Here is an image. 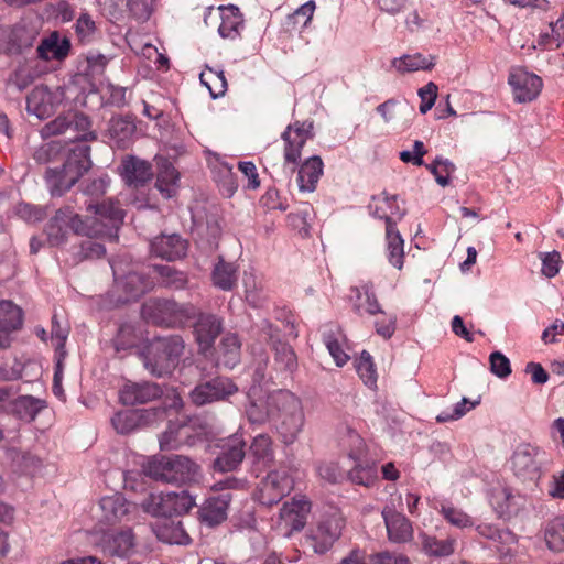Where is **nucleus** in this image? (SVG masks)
<instances>
[{
  "label": "nucleus",
  "instance_id": "obj_1",
  "mask_svg": "<svg viewBox=\"0 0 564 564\" xmlns=\"http://www.w3.org/2000/svg\"><path fill=\"white\" fill-rule=\"evenodd\" d=\"M94 216L83 219L72 207L58 209L46 227V235L52 246H59L67 240L69 231L88 237H101L117 241L118 231L123 221V210L112 200L87 205Z\"/></svg>",
  "mask_w": 564,
  "mask_h": 564
},
{
  "label": "nucleus",
  "instance_id": "obj_2",
  "mask_svg": "<svg viewBox=\"0 0 564 564\" xmlns=\"http://www.w3.org/2000/svg\"><path fill=\"white\" fill-rule=\"evenodd\" d=\"M144 474L166 484L184 485L196 481L200 476V467L184 455H155L143 465Z\"/></svg>",
  "mask_w": 564,
  "mask_h": 564
},
{
  "label": "nucleus",
  "instance_id": "obj_3",
  "mask_svg": "<svg viewBox=\"0 0 564 564\" xmlns=\"http://www.w3.org/2000/svg\"><path fill=\"white\" fill-rule=\"evenodd\" d=\"M90 167L89 147L78 145L61 167L45 171V183L53 196H61L70 189Z\"/></svg>",
  "mask_w": 564,
  "mask_h": 564
},
{
  "label": "nucleus",
  "instance_id": "obj_4",
  "mask_svg": "<svg viewBox=\"0 0 564 564\" xmlns=\"http://www.w3.org/2000/svg\"><path fill=\"white\" fill-rule=\"evenodd\" d=\"M184 348V341L178 335L156 337L142 356L143 366L153 376L169 375L178 365Z\"/></svg>",
  "mask_w": 564,
  "mask_h": 564
},
{
  "label": "nucleus",
  "instance_id": "obj_5",
  "mask_svg": "<svg viewBox=\"0 0 564 564\" xmlns=\"http://www.w3.org/2000/svg\"><path fill=\"white\" fill-rule=\"evenodd\" d=\"M276 405L275 429L284 444H293L303 430L305 415L301 400L288 390H278L273 398Z\"/></svg>",
  "mask_w": 564,
  "mask_h": 564
},
{
  "label": "nucleus",
  "instance_id": "obj_6",
  "mask_svg": "<svg viewBox=\"0 0 564 564\" xmlns=\"http://www.w3.org/2000/svg\"><path fill=\"white\" fill-rule=\"evenodd\" d=\"M143 312L158 325L176 327L195 319L198 308L191 303L180 304L172 300L156 299L148 302Z\"/></svg>",
  "mask_w": 564,
  "mask_h": 564
},
{
  "label": "nucleus",
  "instance_id": "obj_7",
  "mask_svg": "<svg viewBox=\"0 0 564 564\" xmlns=\"http://www.w3.org/2000/svg\"><path fill=\"white\" fill-rule=\"evenodd\" d=\"M195 506L194 498L186 491L152 492L141 502L144 512L153 517H180Z\"/></svg>",
  "mask_w": 564,
  "mask_h": 564
},
{
  "label": "nucleus",
  "instance_id": "obj_8",
  "mask_svg": "<svg viewBox=\"0 0 564 564\" xmlns=\"http://www.w3.org/2000/svg\"><path fill=\"white\" fill-rule=\"evenodd\" d=\"M545 463L546 453L530 443L518 445L510 458L513 474L522 480L539 479Z\"/></svg>",
  "mask_w": 564,
  "mask_h": 564
},
{
  "label": "nucleus",
  "instance_id": "obj_9",
  "mask_svg": "<svg viewBox=\"0 0 564 564\" xmlns=\"http://www.w3.org/2000/svg\"><path fill=\"white\" fill-rule=\"evenodd\" d=\"M293 489V480L285 468L271 470L260 482L257 499L261 505L273 506Z\"/></svg>",
  "mask_w": 564,
  "mask_h": 564
},
{
  "label": "nucleus",
  "instance_id": "obj_10",
  "mask_svg": "<svg viewBox=\"0 0 564 564\" xmlns=\"http://www.w3.org/2000/svg\"><path fill=\"white\" fill-rule=\"evenodd\" d=\"M237 391L238 387L231 379L218 377L196 386L189 397L194 404L203 406L208 403L223 401Z\"/></svg>",
  "mask_w": 564,
  "mask_h": 564
},
{
  "label": "nucleus",
  "instance_id": "obj_11",
  "mask_svg": "<svg viewBox=\"0 0 564 564\" xmlns=\"http://www.w3.org/2000/svg\"><path fill=\"white\" fill-rule=\"evenodd\" d=\"M246 441L238 433L221 440L220 453L214 460V469L220 473L236 470L246 456Z\"/></svg>",
  "mask_w": 564,
  "mask_h": 564
},
{
  "label": "nucleus",
  "instance_id": "obj_12",
  "mask_svg": "<svg viewBox=\"0 0 564 564\" xmlns=\"http://www.w3.org/2000/svg\"><path fill=\"white\" fill-rule=\"evenodd\" d=\"M344 527L345 519L340 513L334 512L324 517L312 535L314 552L317 554L328 552L340 538Z\"/></svg>",
  "mask_w": 564,
  "mask_h": 564
},
{
  "label": "nucleus",
  "instance_id": "obj_13",
  "mask_svg": "<svg viewBox=\"0 0 564 564\" xmlns=\"http://www.w3.org/2000/svg\"><path fill=\"white\" fill-rule=\"evenodd\" d=\"M378 208L373 212V217L386 220V240H387V257L394 268L401 270L403 268L404 260V240L401 237L399 230L395 228L397 220L403 217L401 212H391V215L387 213L380 215Z\"/></svg>",
  "mask_w": 564,
  "mask_h": 564
},
{
  "label": "nucleus",
  "instance_id": "obj_14",
  "mask_svg": "<svg viewBox=\"0 0 564 564\" xmlns=\"http://www.w3.org/2000/svg\"><path fill=\"white\" fill-rule=\"evenodd\" d=\"M312 122H295L286 127L282 133L284 141V161L286 163H296L301 158V151L307 140L313 138Z\"/></svg>",
  "mask_w": 564,
  "mask_h": 564
},
{
  "label": "nucleus",
  "instance_id": "obj_15",
  "mask_svg": "<svg viewBox=\"0 0 564 564\" xmlns=\"http://www.w3.org/2000/svg\"><path fill=\"white\" fill-rule=\"evenodd\" d=\"M311 511V502L305 497H294L291 501L284 502L280 510V525L290 535L294 531H301Z\"/></svg>",
  "mask_w": 564,
  "mask_h": 564
},
{
  "label": "nucleus",
  "instance_id": "obj_16",
  "mask_svg": "<svg viewBox=\"0 0 564 564\" xmlns=\"http://www.w3.org/2000/svg\"><path fill=\"white\" fill-rule=\"evenodd\" d=\"M23 311L12 301H0V349L11 346L14 334L22 328Z\"/></svg>",
  "mask_w": 564,
  "mask_h": 564
},
{
  "label": "nucleus",
  "instance_id": "obj_17",
  "mask_svg": "<svg viewBox=\"0 0 564 564\" xmlns=\"http://www.w3.org/2000/svg\"><path fill=\"white\" fill-rule=\"evenodd\" d=\"M508 82L517 102L532 101L539 96L543 86L541 77L522 68L514 69Z\"/></svg>",
  "mask_w": 564,
  "mask_h": 564
},
{
  "label": "nucleus",
  "instance_id": "obj_18",
  "mask_svg": "<svg viewBox=\"0 0 564 564\" xmlns=\"http://www.w3.org/2000/svg\"><path fill=\"white\" fill-rule=\"evenodd\" d=\"M162 388L154 382H127L120 390V401L126 405L144 404L159 399Z\"/></svg>",
  "mask_w": 564,
  "mask_h": 564
},
{
  "label": "nucleus",
  "instance_id": "obj_19",
  "mask_svg": "<svg viewBox=\"0 0 564 564\" xmlns=\"http://www.w3.org/2000/svg\"><path fill=\"white\" fill-rule=\"evenodd\" d=\"M490 502L498 517L511 518L524 508L525 497L513 492L511 488L498 487L492 490Z\"/></svg>",
  "mask_w": 564,
  "mask_h": 564
},
{
  "label": "nucleus",
  "instance_id": "obj_20",
  "mask_svg": "<svg viewBox=\"0 0 564 564\" xmlns=\"http://www.w3.org/2000/svg\"><path fill=\"white\" fill-rule=\"evenodd\" d=\"M162 451L177 449L183 445H193V427L185 420L171 421L159 437Z\"/></svg>",
  "mask_w": 564,
  "mask_h": 564
},
{
  "label": "nucleus",
  "instance_id": "obj_21",
  "mask_svg": "<svg viewBox=\"0 0 564 564\" xmlns=\"http://www.w3.org/2000/svg\"><path fill=\"white\" fill-rule=\"evenodd\" d=\"M99 546L108 555L127 557L134 550V535L129 529L108 531L102 534Z\"/></svg>",
  "mask_w": 564,
  "mask_h": 564
},
{
  "label": "nucleus",
  "instance_id": "obj_22",
  "mask_svg": "<svg viewBox=\"0 0 564 564\" xmlns=\"http://www.w3.org/2000/svg\"><path fill=\"white\" fill-rule=\"evenodd\" d=\"M388 538L393 543H405L413 538V528L406 517L390 507L382 510Z\"/></svg>",
  "mask_w": 564,
  "mask_h": 564
},
{
  "label": "nucleus",
  "instance_id": "obj_23",
  "mask_svg": "<svg viewBox=\"0 0 564 564\" xmlns=\"http://www.w3.org/2000/svg\"><path fill=\"white\" fill-rule=\"evenodd\" d=\"M192 322L194 334L200 349L207 350L221 332L220 319L216 315L205 314L198 311L196 318Z\"/></svg>",
  "mask_w": 564,
  "mask_h": 564
},
{
  "label": "nucleus",
  "instance_id": "obj_24",
  "mask_svg": "<svg viewBox=\"0 0 564 564\" xmlns=\"http://www.w3.org/2000/svg\"><path fill=\"white\" fill-rule=\"evenodd\" d=\"M186 240L182 239L181 236L176 234L162 235L151 242V252L167 261L181 259L186 254Z\"/></svg>",
  "mask_w": 564,
  "mask_h": 564
},
{
  "label": "nucleus",
  "instance_id": "obj_25",
  "mask_svg": "<svg viewBox=\"0 0 564 564\" xmlns=\"http://www.w3.org/2000/svg\"><path fill=\"white\" fill-rule=\"evenodd\" d=\"M116 276V286L126 294V301L135 300L151 290L153 282L144 274L131 271L126 275L119 278L117 270L113 268Z\"/></svg>",
  "mask_w": 564,
  "mask_h": 564
},
{
  "label": "nucleus",
  "instance_id": "obj_26",
  "mask_svg": "<svg viewBox=\"0 0 564 564\" xmlns=\"http://www.w3.org/2000/svg\"><path fill=\"white\" fill-rule=\"evenodd\" d=\"M121 176L130 186L139 187L152 178L153 171L148 161L129 156L121 163Z\"/></svg>",
  "mask_w": 564,
  "mask_h": 564
},
{
  "label": "nucleus",
  "instance_id": "obj_27",
  "mask_svg": "<svg viewBox=\"0 0 564 564\" xmlns=\"http://www.w3.org/2000/svg\"><path fill=\"white\" fill-rule=\"evenodd\" d=\"M231 500L230 494H223L205 500L199 509V519L209 527H215L227 519V510Z\"/></svg>",
  "mask_w": 564,
  "mask_h": 564
},
{
  "label": "nucleus",
  "instance_id": "obj_28",
  "mask_svg": "<svg viewBox=\"0 0 564 564\" xmlns=\"http://www.w3.org/2000/svg\"><path fill=\"white\" fill-rule=\"evenodd\" d=\"M324 164L318 155H313L304 161L297 171V186L302 193H313L323 175Z\"/></svg>",
  "mask_w": 564,
  "mask_h": 564
},
{
  "label": "nucleus",
  "instance_id": "obj_29",
  "mask_svg": "<svg viewBox=\"0 0 564 564\" xmlns=\"http://www.w3.org/2000/svg\"><path fill=\"white\" fill-rule=\"evenodd\" d=\"M99 508L102 512V521L116 523L127 518L134 506L127 501L122 495L115 494L102 497L99 501Z\"/></svg>",
  "mask_w": 564,
  "mask_h": 564
},
{
  "label": "nucleus",
  "instance_id": "obj_30",
  "mask_svg": "<svg viewBox=\"0 0 564 564\" xmlns=\"http://www.w3.org/2000/svg\"><path fill=\"white\" fill-rule=\"evenodd\" d=\"M55 107L54 96L46 86H36L26 98V110L39 119L48 117Z\"/></svg>",
  "mask_w": 564,
  "mask_h": 564
},
{
  "label": "nucleus",
  "instance_id": "obj_31",
  "mask_svg": "<svg viewBox=\"0 0 564 564\" xmlns=\"http://www.w3.org/2000/svg\"><path fill=\"white\" fill-rule=\"evenodd\" d=\"M69 50V40L57 32H53L41 41L36 51L39 57L44 61H62L68 55Z\"/></svg>",
  "mask_w": 564,
  "mask_h": 564
},
{
  "label": "nucleus",
  "instance_id": "obj_32",
  "mask_svg": "<svg viewBox=\"0 0 564 564\" xmlns=\"http://www.w3.org/2000/svg\"><path fill=\"white\" fill-rule=\"evenodd\" d=\"M275 395L276 391L265 397L252 399L246 409L248 420L253 424H263L269 420H274L278 411L276 405L273 402V398Z\"/></svg>",
  "mask_w": 564,
  "mask_h": 564
},
{
  "label": "nucleus",
  "instance_id": "obj_33",
  "mask_svg": "<svg viewBox=\"0 0 564 564\" xmlns=\"http://www.w3.org/2000/svg\"><path fill=\"white\" fill-rule=\"evenodd\" d=\"M245 289V299L252 307H262L269 300L262 276L256 274L253 270L245 271L242 278Z\"/></svg>",
  "mask_w": 564,
  "mask_h": 564
},
{
  "label": "nucleus",
  "instance_id": "obj_34",
  "mask_svg": "<svg viewBox=\"0 0 564 564\" xmlns=\"http://www.w3.org/2000/svg\"><path fill=\"white\" fill-rule=\"evenodd\" d=\"M180 174L166 159L158 161V176L155 187L165 198L173 197L178 188Z\"/></svg>",
  "mask_w": 564,
  "mask_h": 564
},
{
  "label": "nucleus",
  "instance_id": "obj_35",
  "mask_svg": "<svg viewBox=\"0 0 564 564\" xmlns=\"http://www.w3.org/2000/svg\"><path fill=\"white\" fill-rule=\"evenodd\" d=\"M220 10V25L218 33L223 39L236 40L240 36V31L243 28V19L239 9L235 6L219 7Z\"/></svg>",
  "mask_w": 564,
  "mask_h": 564
},
{
  "label": "nucleus",
  "instance_id": "obj_36",
  "mask_svg": "<svg viewBox=\"0 0 564 564\" xmlns=\"http://www.w3.org/2000/svg\"><path fill=\"white\" fill-rule=\"evenodd\" d=\"M351 291L356 294L354 302V311L358 315L367 313L369 315H376L378 313L383 314L380 308V304L373 292V285L371 283H365L360 286H355Z\"/></svg>",
  "mask_w": 564,
  "mask_h": 564
},
{
  "label": "nucleus",
  "instance_id": "obj_37",
  "mask_svg": "<svg viewBox=\"0 0 564 564\" xmlns=\"http://www.w3.org/2000/svg\"><path fill=\"white\" fill-rule=\"evenodd\" d=\"M237 281V267L219 258L212 272L213 285L221 291L228 292L236 288Z\"/></svg>",
  "mask_w": 564,
  "mask_h": 564
},
{
  "label": "nucleus",
  "instance_id": "obj_38",
  "mask_svg": "<svg viewBox=\"0 0 564 564\" xmlns=\"http://www.w3.org/2000/svg\"><path fill=\"white\" fill-rule=\"evenodd\" d=\"M434 55L424 56L420 53L405 54L392 61V66L401 74L417 70H430L435 65Z\"/></svg>",
  "mask_w": 564,
  "mask_h": 564
},
{
  "label": "nucleus",
  "instance_id": "obj_39",
  "mask_svg": "<svg viewBox=\"0 0 564 564\" xmlns=\"http://www.w3.org/2000/svg\"><path fill=\"white\" fill-rule=\"evenodd\" d=\"M423 551L434 557H445L454 553L457 541L453 536L444 539L429 534H421Z\"/></svg>",
  "mask_w": 564,
  "mask_h": 564
},
{
  "label": "nucleus",
  "instance_id": "obj_40",
  "mask_svg": "<svg viewBox=\"0 0 564 564\" xmlns=\"http://www.w3.org/2000/svg\"><path fill=\"white\" fill-rule=\"evenodd\" d=\"M208 165L215 173L217 182L221 183L228 195H232L237 186L234 181L232 166L223 161L218 154L207 152Z\"/></svg>",
  "mask_w": 564,
  "mask_h": 564
},
{
  "label": "nucleus",
  "instance_id": "obj_41",
  "mask_svg": "<svg viewBox=\"0 0 564 564\" xmlns=\"http://www.w3.org/2000/svg\"><path fill=\"white\" fill-rule=\"evenodd\" d=\"M135 131L133 122L127 118H112L109 122L108 133L118 148H126Z\"/></svg>",
  "mask_w": 564,
  "mask_h": 564
},
{
  "label": "nucleus",
  "instance_id": "obj_42",
  "mask_svg": "<svg viewBox=\"0 0 564 564\" xmlns=\"http://www.w3.org/2000/svg\"><path fill=\"white\" fill-rule=\"evenodd\" d=\"M240 341L236 335H226L220 343L218 364L232 369L240 360Z\"/></svg>",
  "mask_w": 564,
  "mask_h": 564
},
{
  "label": "nucleus",
  "instance_id": "obj_43",
  "mask_svg": "<svg viewBox=\"0 0 564 564\" xmlns=\"http://www.w3.org/2000/svg\"><path fill=\"white\" fill-rule=\"evenodd\" d=\"M544 540L552 552L564 551V517L554 518L546 523Z\"/></svg>",
  "mask_w": 564,
  "mask_h": 564
},
{
  "label": "nucleus",
  "instance_id": "obj_44",
  "mask_svg": "<svg viewBox=\"0 0 564 564\" xmlns=\"http://www.w3.org/2000/svg\"><path fill=\"white\" fill-rule=\"evenodd\" d=\"M200 83L206 86L213 98L225 95L227 90V80L223 69L216 70L206 67L199 75Z\"/></svg>",
  "mask_w": 564,
  "mask_h": 564
},
{
  "label": "nucleus",
  "instance_id": "obj_45",
  "mask_svg": "<svg viewBox=\"0 0 564 564\" xmlns=\"http://www.w3.org/2000/svg\"><path fill=\"white\" fill-rule=\"evenodd\" d=\"M44 408L45 401L32 395H22L15 400L13 409L20 419L33 421Z\"/></svg>",
  "mask_w": 564,
  "mask_h": 564
},
{
  "label": "nucleus",
  "instance_id": "obj_46",
  "mask_svg": "<svg viewBox=\"0 0 564 564\" xmlns=\"http://www.w3.org/2000/svg\"><path fill=\"white\" fill-rule=\"evenodd\" d=\"M153 270L160 276V283L166 288L180 290L187 283L186 275L183 272L175 270L172 265H154Z\"/></svg>",
  "mask_w": 564,
  "mask_h": 564
},
{
  "label": "nucleus",
  "instance_id": "obj_47",
  "mask_svg": "<svg viewBox=\"0 0 564 564\" xmlns=\"http://www.w3.org/2000/svg\"><path fill=\"white\" fill-rule=\"evenodd\" d=\"M275 365L281 371H293L297 367V358L292 347L285 343L274 344Z\"/></svg>",
  "mask_w": 564,
  "mask_h": 564
},
{
  "label": "nucleus",
  "instance_id": "obj_48",
  "mask_svg": "<svg viewBox=\"0 0 564 564\" xmlns=\"http://www.w3.org/2000/svg\"><path fill=\"white\" fill-rule=\"evenodd\" d=\"M440 513L448 523L456 528L465 529L474 525L473 518L469 514L451 503H442Z\"/></svg>",
  "mask_w": 564,
  "mask_h": 564
},
{
  "label": "nucleus",
  "instance_id": "obj_49",
  "mask_svg": "<svg viewBox=\"0 0 564 564\" xmlns=\"http://www.w3.org/2000/svg\"><path fill=\"white\" fill-rule=\"evenodd\" d=\"M69 326L67 324L62 325L57 319V315L54 314L52 317V330L51 340L55 349V355L66 357L65 343L68 338Z\"/></svg>",
  "mask_w": 564,
  "mask_h": 564
},
{
  "label": "nucleus",
  "instance_id": "obj_50",
  "mask_svg": "<svg viewBox=\"0 0 564 564\" xmlns=\"http://www.w3.org/2000/svg\"><path fill=\"white\" fill-rule=\"evenodd\" d=\"M251 454L258 462H262L263 465L272 462L273 451L272 441L268 435H258L253 438L250 446Z\"/></svg>",
  "mask_w": 564,
  "mask_h": 564
},
{
  "label": "nucleus",
  "instance_id": "obj_51",
  "mask_svg": "<svg viewBox=\"0 0 564 564\" xmlns=\"http://www.w3.org/2000/svg\"><path fill=\"white\" fill-rule=\"evenodd\" d=\"M141 415L133 411H120L111 419L112 426L120 434H128L137 429Z\"/></svg>",
  "mask_w": 564,
  "mask_h": 564
},
{
  "label": "nucleus",
  "instance_id": "obj_52",
  "mask_svg": "<svg viewBox=\"0 0 564 564\" xmlns=\"http://www.w3.org/2000/svg\"><path fill=\"white\" fill-rule=\"evenodd\" d=\"M315 11V2L307 1L302 4L299 9H296L292 14L286 18V25L296 29L297 25L300 28H305L312 20L313 13Z\"/></svg>",
  "mask_w": 564,
  "mask_h": 564
},
{
  "label": "nucleus",
  "instance_id": "obj_53",
  "mask_svg": "<svg viewBox=\"0 0 564 564\" xmlns=\"http://www.w3.org/2000/svg\"><path fill=\"white\" fill-rule=\"evenodd\" d=\"M427 169L435 176L437 184L444 187L448 185L455 165L447 159L436 158L432 164L427 165Z\"/></svg>",
  "mask_w": 564,
  "mask_h": 564
},
{
  "label": "nucleus",
  "instance_id": "obj_54",
  "mask_svg": "<svg viewBox=\"0 0 564 564\" xmlns=\"http://www.w3.org/2000/svg\"><path fill=\"white\" fill-rule=\"evenodd\" d=\"M158 538L169 544H188L191 541L180 522L161 528L158 532Z\"/></svg>",
  "mask_w": 564,
  "mask_h": 564
},
{
  "label": "nucleus",
  "instance_id": "obj_55",
  "mask_svg": "<svg viewBox=\"0 0 564 564\" xmlns=\"http://www.w3.org/2000/svg\"><path fill=\"white\" fill-rule=\"evenodd\" d=\"M478 404V401L470 402L467 398H463L460 402H457L453 410L442 411L437 416L436 421L438 423H446L451 421H456L463 417L467 412L474 409Z\"/></svg>",
  "mask_w": 564,
  "mask_h": 564
},
{
  "label": "nucleus",
  "instance_id": "obj_56",
  "mask_svg": "<svg viewBox=\"0 0 564 564\" xmlns=\"http://www.w3.org/2000/svg\"><path fill=\"white\" fill-rule=\"evenodd\" d=\"M357 372L366 386L372 387L376 384V369L369 352H361L360 358L357 362Z\"/></svg>",
  "mask_w": 564,
  "mask_h": 564
},
{
  "label": "nucleus",
  "instance_id": "obj_57",
  "mask_svg": "<svg viewBox=\"0 0 564 564\" xmlns=\"http://www.w3.org/2000/svg\"><path fill=\"white\" fill-rule=\"evenodd\" d=\"M495 542L497 551L501 556L510 555L512 546L517 543V536L508 529L498 528L494 538L490 539Z\"/></svg>",
  "mask_w": 564,
  "mask_h": 564
},
{
  "label": "nucleus",
  "instance_id": "obj_58",
  "mask_svg": "<svg viewBox=\"0 0 564 564\" xmlns=\"http://www.w3.org/2000/svg\"><path fill=\"white\" fill-rule=\"evenodd\" d=\"M348 477L355 484L369 487L377 478V469L373 465H357L349 471Z\"/></svg>",
  "mask_w": 564,
  "mask_h": 564
},
{
  "label": "nucleus",
  "instance_id": "obj_59",
  "mask_svg": "<svg viewBox=\"0 0 564 564\" xmlns=\"http://www.w3.org/2000/svg\"><path fill=\"white\" fill-rule=\"evenodd\" d=\"M127 91L126 87L108 83L102 87L101 97L106 99V104L122 107L127 104Z\"/></svg>",
  "mask_w": 564,
  "mask_h": 564
},
{
  "label": "nucleus",
  "instance_id": "obj_60",
  "mask_svg": "<svg viewBox=\"0 0 564 564\" xmlns=\"http://www.w3.org/2000/svg\"><path fill=\"white\" fill-rule=\"evenodd\" d=\"M490 371L498 378L505 379L511 373V364L507 356L500 351H494L489 356Z\"/></svg>",
  "mask_w": 564,
  "mask_h": 564
},
{
  "label": "nucleus",
  "instance_id": "obj_61",
  "mask_svg": "<svg viewBox=\"0 0 564 564\" xmlns=\"http://www.w3.org/2000/svg\"><path fill=\"white\" fill-rule=\"evenodd\" d=\"M61 145L57 142H46L35 149L33 159L37 164H47L54 161L59 152Z\"/></svg>",
  "mask_w": 564,
  "mask_h": 564
},
{
  "label": "nucleus",
  "instance_id": "obj_62",
  "mask_svg": "<svg viewBox=\"0 0 564 564\" xmlns=\"http://www.w3.org/2000/svg\"><path fill=\"white\" fill-rule=\"evenodd\" d=\"M153 0H127V13L139 21H145L152 13Z\"/></svg>",
  "mask_w": 564,
  "mask_h": 564
},
{
  "label": "nucleus",
  "instance_id": "obj_63",
  "mask_svg": "<svg viewBox=\"0 0 564 564\" xmlns=\"http://www.w3.org/2000/svg\"><path fill=\"white\" fill-rule=\"evenodd\" d=\"M312 212L313 209L308 204H303L296 213L289 215L291 225L297 228L300 232L308 234Z\"/></svg>",
  "mask_w": 564,
  "mask_h": 564
},
{
  "label": "nucleus",
  "instance_id": "obj_64",
  "mask_svg": "<svg viewBox=\"0 0 564 564\" xmlns=\"http://www.w3.org/2000/svg\"><path fill=\"white\" fill-rule=\"evenodd\" d=\"M72 129V122L67 117H57L53 121L46 123L40 131L43 139L66 133Z\"/></svg>",
  "mask_w": 564,
  "mask_h": 564
}]
</instances>
